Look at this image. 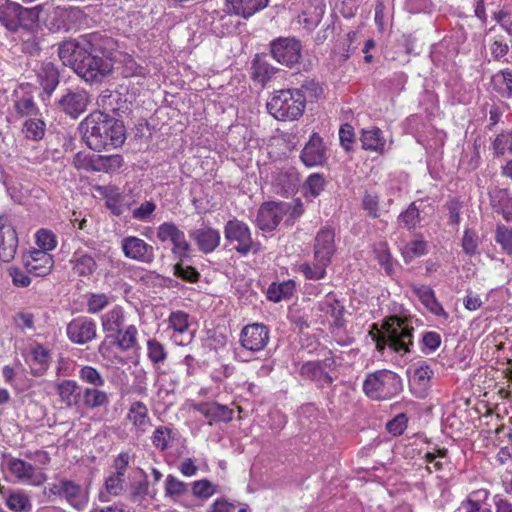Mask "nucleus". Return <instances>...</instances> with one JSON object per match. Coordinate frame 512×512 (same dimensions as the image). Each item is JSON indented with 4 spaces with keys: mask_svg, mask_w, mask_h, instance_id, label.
Here are the masks:
<instances>
[{
    "mask_svg": "<svg viewBox=\"0 0 512 512\" xmlns=\"http://www.w3.org/2000/svg\"><path fill=\"white\" fill-rule=\"evenodd\" d=\"M37 244L39 245L40 249L45 252L53 250L56 247V239L52 232L48 230H40L37 232L36 235Z\"/></svg>",
    "mask_w": 512,
    "mask_h": 512,
    "instance_id": "obj_63",
    "label": "nucleus"
},
{
    "mask_svg": "<svg viewBox=\"0 0 512 512\" xmlns=\"http://www.w3.org/2000/svg\"><path fill=\"white\" fill-rule=\"evenodd\" d=\"M188 492V484L180 481L173 475H168L165 480V495L170 498H179Z\"/></svg>",
    "mask_w": 512,
    "mask_h": 512,
    "instance_id": "obj_48",
    "label": "nucleus"
},
{
    "mask_svg": "<svg viewBox=\"0 0 512 512\" xmlns=\"http://www.w3.org/2000/svg\"><path fill=\"white\" fill-rule=\"evenodd\" d=\"M326 185V180L323 174L313 173L308 176L306 181L303 184L304 194L306 196L317 197L324 190Z\"/></svg>",
    "mask_w": 512,
    "mask_h": 512,
    "instance_id": "obj_44",
    "label": "nucleus"
},
{
    "mask_svg": "<svg viewBox=\"0 0 512 512\" xmlns=\"http://www.w3.org/2000/svg\"><path fill=\"white\" fill-rule=\"evenodd\" d=\"M334 238L335 233L331 228L323 227L318 231L314 241V259L331 263L336 250Z\"/></svg>",
    "mask_w": 512,
    "mask_h": 512,
    "instance_id": "obj_18",
    "label": "nucleus"
},
{
    "mask_svg": "<svg viewBox=\"0 0 512 512\" xmlns=\"http://www.w3.org/2000/svg\"><path fill=\"white\" fill-rule=\"evenodd\" d=\"M173 438L172 430L169 427L159 426L153 432L151 441L155 448L165 451L169 447V441Z\"/></svg>",
    "mask_w": 512,
    "mask_h": 512,
    "instance_id": "obj_49",
    "label": "nucleus"
},
{
    "mask_svg": "<svg viewBox=\"0 0 512 512\" xmlns=\"http://www.w3.org/2000/svg\"><path fill=\"white\" fill-rule=\"evenodd\" d=\"M333 360L326 359L324 361H308L300 367V375L312 381H316L321 385H331L333 378L325 371L326 367H331Z\"/></svg>",
    "mask_w": 512,
    "mask_h": 512,
    "instance_id": "obj_20",
    "label": "nucleus"
},
{
    "mask_svg": "<svg viewBox=\"0 0 512 512\" xmlns=\"http://www.w3.org/2000/svg\"><path fill=\"white\" fill-rule=\"evenodd\" d=\"M299 173L295 168L281 170L276 176V185L284 195L293 193L299 185Z\"/></svg>",
    "mask_w": 512,
    "mask_h": 512,
    "instance_id": "obj_36",
    "label": "nucleus"
},
{
    "mask_svg": "<svg viewBox=\"0 0 512 512\" xmlns=\"http://www.w3.org/2000/svg\"><path fill=\"white\" fill-rule=\"evenodd\" d=\"M109 304V298L106 294H90L87 300V311L89 313H98Z\"/></svg>",
    "mask_w": 512,
    "mask_h": 512,
    "instance_id": "obj_60",
    "label": "nucleus"
},
{
    "mask_svg": "<svg viewBox=\"0 0 512 512\" xmlns=\"http://www.w3.org/2000/svg\"><path fill=\"white\" fill-rule=\"evenodd\" d=\"M80 51V37L77 40L63 42L58 48V56L65 66L73 69L74 59H78Z\"/></svg>",
    "mask_w": 512,
    "mask_h": 512,
    "instance_id": "obj_40",
    "label": "nucleus"
},
{
    "mask_svg": "<svg viewBox=\"0 0 512 512\" xmlns=\"http://www.w3.org/2000/svg\"><path fill=\"white\" fill-rule=\"evenodd\" d=\"M190 237L196 242L198 249L205 253L213 252L220 244V233L211 227H203L190 232Z\"/></svg>",
    "mask_w": 512,
    "mask_h": 512,
    "instance_id": "obj_23",
    "label": "nucleus"
},
{
    "mask_svg": "<svg viewBox=\"0 0 512 512\" xmlns=\"http://www.w3.org/2000/svg\"><path fill=\"white\" fill-rule=\"evenodd\" d=\"M36 77L37 83L42 88L40 97L47 103L60 82L58 68L50 61L42 62L36 69Z\"/></svg>",
    "mask_w": 512,
    "mask_h": 512,
    "instance_id": "obj_13",
    "label": "nucleus"
},
{
    "mask_svg": "<svg viewBox=\"0 0 512 512\" xmlns=\"http://www.w3.org/2000/svg\"><path fill=\"white\" fill-rule=\"evenodd\" d=\"M147 354L149 360L154 365L163 363L168 356L165 346L156 339H149L147 341Z\"/></svg>",
    "mask_w": 512,
    "mask_h": 512,
    "instance_id": "obj_47",
    "label": "nucleus"
},
{
    "mask_svg": "<svg viewBox=\"0 0 512 512\" xmlns=\"http://www.w3.org/2000/svg\"><path fill=\"white\" fill-rule=\"evenodd\" d=\"M72 270L80 277H89L97 270L96 254L84 249H77L70 260Z\"/></svg>",
    "mask_w": 512,
    "mask_h": 512,
    "instance_id": "obj_22",
    "label": "nucleus"
},
{
    "mask_svg": "<svg viewBox=\"0 0 512 512\" xmlns=\"http://www.w3.org/2000/svg\"><path fill=\"white\" fill-rule=\"evenodd\" d=\"M157 238L162 243L171 241L173 245L172 254L176 259L188 258L190 244L187 242L184 232L175 223L164 222L160 224L157 228Z\"/></svg>",
    "mask_w": 512,
    "mask_h": 512,
    "instance_id": "obj_9",
    "label": "nucleus"
},
{
    "mask_svg": "<svg viewBox=\"0 0 512 512\" xmlns=\"http://www.w3.org/2000/svg\"><path fill=\"white\" fill-rule=\"evenodd\" d=\"M408 418L406 414L400 413L386 424V429L394 436L401 435L407 427Z\"/></svg>",
    "mask_w": 512,
    "mask_h": 512,
    "instance_id": "obj_61",
    "label": "nucleus"
},
{
    "mask_svg": "<svg viewBox=\"0 0 512 512\" xmlns=\"http://www.w3.org/2000/svg\"><path fill=\"white\" fill-rule=\"evenodd\" d=\"M422 201L412 202L405 211L401 212L397 218L399 227L408 230L414 229L421 221L420 205Z\"/></svg>",
    "mask_w": 512,
    "mask_h": 512,
    "instance_id": "obj_35",
    "label": "nucleus"
},
{
    "mask_svg": "<svg viewBox=\"0 0 512 512\" xmlns=\"http://www.w3.org/2000/svg\"><path fill=\"white\" fill-rule=\"evenodd\" d=\"M414 328L407 319L392 316L385 324L383 333L379 334L376 341V348L382 352L386 346L396 353H409L413 345Z\"/></svg>",
    "mask_w": 512,
    "mask_h": 512,
    "instance_id": "obj_3",
    "label": "nucleus"
},
{
    "mask_svg": "<svg viewBox=\"0 0 512 512\" xmlns=\"http://www.w3.org/2000/svg\"><path fill=\"white\" fill-rule=\"evenodd\" d=\"M492 81L495 85H497V83L503 84L504 88H501L498 91L503 96L512 98V70L506 69L500 71L498 74L493 76Z\"/></svg>",
    "mask_w": 512,
    "mask_h": 512,
    "instance_id": "obj_55",
    "label": "nucleus"
},
{
    "mask_svg": "<svg viewBox=\"0 0 512 512\" xmlns=\"http://www.w3.org/2000/svg\"><path fill=\"white\" fill-rule=\"evenodd\" d=\"M136 336L137 328L134 325H129L124 331L121 330L116 335H107L99 346V352L104 355L110 344L116 345L123 351L129 350L137 344Z\"/></svg>",
    "mask_w": 512,
    "mask_h": 512,
    "instance_id": "obj_21",
    "label": "nucleus"
},
{
    "mask_svg": "<svg viewBox=\"0 0 512 512\" xmlns=\"http://www.w3.org/2000/svg\"><path fill=\"white\" fill-rule=\"evenodd\" d=\"M14 108L21 117L32 118L40 116L39 108L33 100L32 96H23L15 101Z\"/></svg>",
    "mask_w": 512,
    "mask_h": 512,
    "instance_id": "obj_46",
    "label": "nucleus"
},
{
    "mask_svg": "<svg viewBox=\"0 0 512 512\" xmlns=\"http://www.w3.org/2000/svg\"><path fill=\"white\" fill-rule=\"evenodd\" d=\"M268 2L269 0H226L229 12L245 19L264 9Z\"/></svg>",
    "mask_w": 512,
    "mask_h": 512,
    "instance_id": "obj_27",
    "label": "nucleus"
},
{
    "mask_svg": "<svg viewBox=\"0 0 512 512\" xmlns=\"http://www.w3.org/2000/svg\"><path fill=\"white\" fill-rule=\"evenodd\" d=\"M114 44L111 37L101 32L80 36V51L73 64L75 73L86 82H100L112 71L109 53Z\"/></svg>",
    "mask_w": 512,
    "mask_h": 512,
    "instance_id": "obj_1",
    "label": "nucleus"
},
{
    "mask_svg": "<svg viewBox=\"0 0 512 512\" xmlns=\"http://www.w3.org/2000/svg\"><path fill=\"white\" fill-rule=\"evenodd\" d=\"M280 206H282V216L288 215L287 221H291L292 223L298 219L304 213V205L302 201L297 198L293 199L290 203L279 202Z\"/></svg>",
    "mask_w": 512,
    "mask_h": 512,
    "instance_id": "obj_53",
    "label": "nucleus"
},
{
    "mask_svg": "<svg viewBox=\"0 0 512 512\" xmlns=\"http://www.w3.org/2000/svg\"><path fill=\"white\" fill-rule=\"evenodd\" d=\"M89 95L82 89H68L56 101V108L73 119L84 113L89 104Z\"/></svg>",
    "mask_w": 512,
    "mask_h": 512,
    "instance_id": "obj_10",
    "label": "nucleus"
},
{
    "mask_svg": "<svg viewBox=\"0 0 512 512\" xmlns=\"http://www.w3.org/2000/svg\"><path fill=\"white\" fill-rule=\"evenodd\" d=\"M374 253L379 264L385 269L387 274L393 272V265L391 261V254L386 243H380L374 248Z\"/></svg>",
    "mask_w": 512,
    "mask_h": 512,
    "instance_id": "obj_57",
    "label": "nucleus"
},
{
    "mask_svg": "<svg viewBox=\"0 0 512 512\" xmlns=\"http://www.w3.org/2000/svg\"><path fill=\"white\" fill-rule=\"evenodd\" d=\"M269 341V329L264 324L254 323L246 325L240 333L241 346L249 351L263 350Z\"/></svg>",
    "mask_w": 512,
    "mask_h": 512,
    "instance_id": "obj_11",
    "label": "nucleus"
},
{
    "mask_svg": "<svg viewBox=\"0 0 512 512\" xmlns=\"http://www.w3.org/2000/svg\"><path fill=\"white\" fill-rule=\"evenodd\" d=\"M123 164V158L120 155L98 156L91 161V167L94 171L112 172L119 169Z\"/></svg>",
    "mask_w": 512,
    "mask_h": 512,
    "instance_id": "obj_42",
    "label": "nucleus"
},
{
    "mask_svg": "<svg viewBox=\"0 0 512 512\" xmlns=\"http://www.w3.org/2000/svg\"><path fill=\"white\" fill-rule=\"evenodd\" d=\"M403 389L401 377L387 369L367 374L363 382V392L373 400H389Z\"/></svg>",
    "mask_w": 512,
    "mask_h": 512,
    "instance_id": "obj_4",
    "label": "nucleus"
},
{
    "mask_svg": "<svg viewBox=\"0 0 512 512\" xmlns=\"http://www.w3.org/2000/svg\"><path fill=\"white\" fill-rule=\"evenodd\" d=\"M121 248L125 257L141 263L150 264L155 257L153 246L136 236L123 238Z\"/></svg>",
    "mask_w": 512,
    "mask_h": 512,
    "instance_id": "obj_12",
    "label": "nucleus"
},
{
    "mask_svg": "<svg viewBox=\"0 0 512 512\" xmlns=\"http://www.w3.org/2000/svg\"><path fill=\"white\" fill-rule=\"evenodd\" d=\"M216 492V487L207 479L195 481L192 484V493L197 498L208 499Z\"/></svg>",
    "mask_w": 512,
    "mask_h": 512,
    "instance_id": "obj_56",
    "label": "nucleus"
},
{
    "mask_svg": "<svg viewBox=\"0 0 512 512\" xmlns=\"http://www.w3.org/2000/svg\"><path fill=\"white\" fill-rule=\"evenodd\" d=\"M360 141L364 150H370L379 153H383L386 143L385 139L383 138L382 131L377 127L363 130Z\"/></svg>",
    "mask_w": 512,
    "mask_h": 512,
    "instance_id": "obj_34",
    "label": "nucleus"
},
{
    "mask_svg": "<svg viewBox=\"0 0 512 512\" xmlns=\"http://www.w3.org/2000/svg\"><path fill=\"white\" fill-rule=\"evenodd\" d=\"M10 472L19 480H29L31 484L39 486L47 480L45 473H36L34 466L19 458H12L9 463Z\"/></svg>",
    "mask_w": 512,
    "mask_h": 512,
    "instance_id": "obj_19",
    "label": "nucleus"
},
{
    "mask_svg": "<svg viewBox=\"0 0 512 512\" xmlns=\"http://www.w3.org/2000/svg\"><path fill=\"white\" fill-rule=\"evenodd\" d=\"M194 409L213 421L228 422L233 417V411L230 408L216 402L199 403L195 405Z\"/></svg>",
    "mask_w": 512,
    "mask_h": 512,
    "instance_id": "obj_29",
    "label": "nucleus"
},
{
    "mask_svg": "<svg viewBox=\"0 0 512 512\" xmlns=\"http://www.w3.org/2000/svg\"><path fill=\"white\" fill-rule=\"evenodd\" d=\"M35 255L41 256L39 261L25 260V266L28 272L38 277L48 275L51 272L54 265V260L52 256L43 250H35Z\"/></svg>",
    "mask_w": 512,
    "mask_h": 512,
    "instance_id": "obj_31",
    "label": "nucleus"
},
{
    "mask_svg": "<svg viewBox=\"0 0 512 512\" xmlns=\"http://www.w3.org/2000/svg\"><path fill=\"white\" fill-rule=\"evenodd\" d=\"M18 238L15 229L7 224V219L0 216V260L11 261L16 253Z\"/></svg>",
    "mask_w": 512,
    "mask_h": 512,
    "instance_id": "obj_16",
    "label": "nucleus"
},
{
    "mask_svg": "<svg viewBox=\"0 0 512 512\" xmlns=\"http://www.w3.org/2000/svg\"><path fill=\"white\" fill-rule=\"evenodd\" d=\"M81 403L88 409H96L109 404L108 394L98 387L82 389Z\"/></svg>",
    "mask_w": 512,
    "mask_h": 512,
    "instance_id": "obj_32",
    "label": "nucleus"
},
{
    "mask_svg": "<svg viewBox=\"0 0 512 512\" xmlns=\"http://www.w3.org/2000/svg\"><path fill=\"white\" fill-rule=\"evenodd\" d=\"M270 52L278 63L293 68L302 58V45L294 37H279L271 41Z\"/></svg>",
    "mask_w": 512,
    "mask_h": 512,
    "instance_id": "obj_7",
    "label": "nucleus"
},
{
    "mask_svg": "<svg viewBox=\"0 0 512 512\" xmlns=\"http://www.w3.org/2000/svg\"><path fill=\"white\" fill-rule=\"evenodd\" d=\"M128 419L136 427L143 429L149 420L146 405L140 401L134 402L129 409Z\"/></svg>",
    "mask_w": 512,
    "mask_h": 512,
    "instance_id": "obj_45",
    "label": "nucleus"
},
{
    "mask_svg": "<svg viewBox=\"0 0 512 512\" xmlns=\"http://www.w3.org/2000/svg\"><path fill=\"white\" fill-rule=\"evenodd\" d=\"M101 322L105 332L116 335L121 331V327L124 323L123 309L119 306H115L101 317Z\"/></svg>",
    "mask_w": 512,
    "mask_h": 512,
    "instance_id": "obj_37",
    "label": "nucleus"
},
{
    "mask_svg": "<svg viewBox=\"0 0 512 512\" xmlns=\"http://www.w3.org/2000/svg\"><path fill=\"white\" fill-rule=\"evenodd\" d=\"M320 310L330 315L332 318V325L334 327L343 328L345 326V307L333 296H326V298L320 303Z\"/></svg>",
    "mask_w": 512,
    "mask_h": 512,
    "instance_id": "obj_30",
    "label": "nucleus"
},
{
    "mask_svg": "<svg viewBox=\"0 0 512 512\" xmlns=\"http://www.w3.org/2000/svg\"><path fill=\"white\" fill-rule=\"evenodd\" d=\"M413 293L419 298L421 303L434 315L448 318V313L435 297L434 291L427 285L412 286Z\"/></svg>",
    "mask_w": 512,
    "mask_h": 512,
    "instance_id": "obj_28",
    "label": "nucleus"
},
{
    "mask_svg": "<svg viewBox=\"0 0 512 512\" xmlns=\"http://www.w3.org/2000/svg\"><path fill=\"white\" fill-rule=\"evenodd\" d=\"M295 92H299L305 97V102L308 98H317L322 93V88L318 82L313 79L305 80L300 88L293 89Z\"/></svg>",
    "mask_w": 512,
    "mask_h": 512,
    "instance_id": "obj_59",
    "label": "nucleus"
},
{
    "mask_svg": "<svg viewBox=\"0 0 512 512\" xmlns=\"http://www.w3.org/2000/svg\"><path fill=\"white\" fill-rule=\"evenodd\" d=\"M421 344L423 346V352H433L440 346L441 336L439 333L434 331L425 332L422 335Z\"/></svg>",
    "mask_w": 512,
    "mask_h": 512,
    "instance_id": "obj_62",
    "label": "nucleus"
},
{
    "mask_svg": "<svg viewBox=\"0 0 512 512\" xmlns=\"http://www.w3.org/2000/svg\"><path fill=\"white\" fill-rule=\"evenodd\" d=\"M426 253V242L423 240H414L408 243L403 249V256L406 261H411L415 257Z\"/></svg>",
    "mask_w": 512,
    "mask_h": 512,
    "instance_id": "obj_58",
    "label": "nucleus"
},
{
    "mask_svg": "<svg viewBox=\"0 0 512 512\" xmlns=\"http://www.w3.org/2000/svg\"><path fill=\"white\" fill-rule=\"evenodd\" d=\"M62 403L67 407H78L81 404L82 388L74 380H62L56 385Z\"/></svg>",
    "mask_w": 512,
    "mask_h": 512,
    "instance_id": "obj_25",
    "label": "nucleus"
},
{
    "mask_svg": "<svg viewBox=\"0 0 512 512\" xmlns=\"http://www.w3.org/2000/svg\"><path fill=\"white\" fill-rule=\"evenodd\" d=\"M45 131L46 124L40 116L26 119L22 127V133L25 138L33 141L41 140L45 135Z\"/></svg>",
    "mask_w": 512,
    "mask_h": 512,
    "instance_id": "obj_38",
    "label": "nucleus"
},
{
    "mask_svg": "<svg viewBox=\"0 0 512 512\" xmlns=\"http://www.w3.org/2000/svg\"><path fill=\"white\" fill-rule=\"evenodd\" d=\"M186 259L187 258H183L182 260L177 259V263L173 266V275L182 281L197 283L201 275L195 267L185 264Z\"/></svg>",
    "mask_w": 512,
    "mask_h": 512,
    "instance_id": "obj_41",
    "label": "nucleus"
},
{
    "mask_svg": "<svg viewBox=\"0 0 512 512\" xmlns=\"http://www.w3.org/2000/svg\"><path fill=\"white\" fill-rule=\"evenodd\" d=\"M330 263L322 259H314L312 263L305 262L299 266V270L304 274L306 279L320 280L326 276V268Z\"/></svg>",
    "mask_w": 512,
    "mask_h": 512,
    "instance_id": "obj_39",
    "label": "nucleus"
},
{
    "mask_svg": "<svg viewBox=\"0 0 512 512\" xmlns=\"http://www.w3.org/2000/svg\"><path fill=\"white\" fill-rule=\"evenodd\" d=\"M69 339L76 344H86L96 337V323L86 317L73 319L67 326Z\"/></svg>",
    "mask_w": 512,
    "mask_h": 512,
    "instance_id": "obj_15",
    "label": "nucleus"
},
{
    "mask_svg": "<svg viewBox=\"0 0 512 512\" xmlns=\"http://www.w3.org/2000/svg\"><path fill=\"white\" fill-rule=\"evenodd\" d=\"M224 235L229 242L237 243L234 248L243 256L258 250L259 245L252 240L249 227L242 221L229 220L224 227Z\"/></svg>",
    "mask_w": 512,
    "mask_h": 512,
    "instance_id": "obj_8",
    "label": "nucleus"
},
{
    "mask_svg": "<svg viewBox=\"0 0 512 512\" xmlns=\"http://www.w3.org/2000/svg\"><path fill=\"white\" fill-rule=\"evenodd\" d=\"M168 324L174 332L184 334L189 328V315L184 311H174L169 315Z\"/></svg>",
    "mask_w": 512,
    "mask_h": 512,
    "instance_id": "obj_52",
    "label": "nucleus"
},
{
    "mask_svg": "<svg viewBox=\"0 0 512 512\" xmlns=\"http://www.w3.org/2000/svg\"><path fill=\"white\" fill-rule=\"evenodd\" d=\"M42 5L34 8H24L16 2L6 0L0 4V24L9 31H17L24 19L40 21Z\"/></svg>",
    "mask_w": 512,
    "mask_h": 512,
    "instance_id": "obj_6",
    "label": "nucleus"
},
{
    "mask_svg": "<svg viewBox=\"0 0 512 512\" xmlns=\"http://www.w3.org/2000/svg\"><path fill=\"white\" fill-rule=\"evenodd\" d=\"M495 240L499 243L503 250L508 254H512V231L505 227H498Z\"/></svg>",
    "mask_w": 512,
    "mask_h": 512,
    "instance_id": "obj_64",
    "label": "nucleus"
},
{
    "mask_svg": "<svg viewBox=\"0 0 512 512\" xmlns=\"http://www.w3.org/2000/svg\"><path fill=\"white\" fill-rule=\"evenodd\" d=\"M79 129L87 146L95 151L118 148L126 139L123 122L101 111L90 113Z\"/></svg>",
    "mask_w": 512,
    "mask_h": 512,
    "instance_id": "obj_2",
    "label": "nucleus"
},
{
    "mask_svg": "<svg viewBox=\"0 0 512 512\" xmlns=\"http://www.w3.org/2000/svg\"><path fill=\"white\" fill-rule=\"evenodd\" d=\"M43 24L51 32L68 31L70 25L66 22V8H53L46 14Z\"/></svg>",
    "mask_w": 512,
    "mask_h": 512,
    "instance_id": "obj_33",
    "label": "nucleus"
},
{
    "mask_svg": "<svg viewBox=\"0 0 512 512\" xmlns=\"http://www.w3.org/2000/svg\"><path fill=\"white\" fill-rule=\"evenodd\" d=\"M362 208L373 219L381 216L380 198L376 193L365 192L362 199Z\"/></svg>",
    "mask_w": 512,
    "mask_h": 512,
    "instance_id": "obj_50",
    "label": "nucleus"
},
{
    "mask_svg": "<svg viewBox=\"0 0 512 512\" xmlns=\"http://www.w3.org/2000/svg\"><path fill=\"white\" fill-rule=\"evenodd\" d=\"M305 97L293 89L276 91L267 102L268 112L277 120H296L305 109Z\"/></svg>",
    "mask_w": 512,
    "mask_h": 512,
    "instance_id": "obj_5",
    "label": "nucleus"
},
{
    "mask_svg": "<svg viewBox=\"0 0 512 512\" xmlns=\"http://www.w3.org/2000/svg\"><path fill=\"white\" fill-rule=\"evenodd\" d=\"M62 498H64L76 510H83L88 503V495L82 487L71 481L62 480Z\"/></svg>",
    "mask_w": 512,
    "mask_h": 512,
    "instance_id": "obj_24",
    "label": "nucleus"
},
{
    "mask_svg": "<svg viewBox=\"0 0 512 512\" xmlns=\"http://www.w3.org/2000/svg\"><path fill=\"white\" fill-rule=\"evenodd\" d=\"M252 79L257 83L264 86L278 71V69L272 66L266 54H257L252 61L251 66Z\"/></svg>",
    "mask_w": 512,
    "mask_h": 512,
    "instance_id": "obj_26",
    "label": "nucleus"
},
{
    "mask_svg": "<svg viewBox=\"0 0 512 512\" xmlns=\"http://www.w3.org/2000/svg\"><path fill=\"white\" fill-rule=\"evenodd\" d=\"M79 379L93 387H102L105 380L97 369L92 366H83L79 371Z\"/></svg>",
    "mask_w": 512,
    "mask_h": 512,
    "instance_id": "obj_51",
    "label": "nucleus"
},
{
    "mask_svg": "<svg viewBox=\"0 0 512 512\" xmlns=\"http://www.w3.org/2000/svg\"><path fill=\"white\" fill-rule=\"evenodd\" d=\"M6 505L15 512H28L31 509L29 498L23 494H11L6 500Z\"/></svg>",
    "mask_w": 512,
    "mask_h": 512,
    "instance_id": "obj_54",
    "label": "nucleus"
},
{
    "mask_svg": "<svg viewBox=\"0 0 512 512\" xmlns=\"http://www.w3.org/2000/svg\"><path fill=\"white\" fill-rule=\"evenodd\" d=\"M300 159L306 167L323 166L327 161L324 141L318 133H313L300 153Z\"/></svg>",
    "mask_w": 512,
    "mask_h": 512,
    "instance_id": "obj_14",
    "label": "nucleus"
},
{
    "mask_svg": "<svg viewBox=\"0 0 512 512\" xmlns=\"http://www.w3.org/2000/svg\"><path fill=\"white\" fill-rule=\"evenodd\" d=\"M279 202L263 203L256 216V225L263 231H272L281 222L283 216Z\"/></svg>",
    "mask_w": 512,
    "mask_h": 512,
    "instance_id": "obj_17",
    "label": "nucleus"
},
{
    "mask_svg": "<svg viewBox=\"0 0 512 512\" xmlns=\"http://www.w3.org/2000/svg\"><path fill=\"white\" fill-rule=\"evenodd\" d=\"M491 204L497 212H502L507 221H512V199L508 198L506 192L499 190L491 195Z\"/></svg>",
    "mask_w": 512,
    "mask_h": 512,
    "instance_id": "obj_43",
    "label": "nucleus"
}]
</instances>
